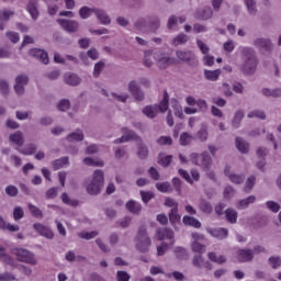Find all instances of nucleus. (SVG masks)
Here are the masks:
<instances>
[{
    "label": "nucleus",
    "mask_w": 281,
    "mask_h": 281,
    "mask_svg": "<svg viewBox=\"0 0 281 281\" xmlns=\"http://www.w3.org/2000/svg\"><path fill=\"white\" fill-rule=\"evenodd\" d=\"M102 188H104V171L97 169L86 183V192L91 196H98L102 192Z\"/></svg>",
    "instance_id": "nucleus-1"
},
{
    "label": "nucleus",
    "mask_w": 281,
    "mask_h": 281,
    "mask_svg": "<svg viewBox=\"0 0 281 281\" xmlns=\"http://www.w3.org/2000/svg\"><path fill=\"white\" fill-rule=\"evenodd\" d=\"M151 245H153V239H150L148 232L146 231V228L140 227L135 237L136 250L139 251L140 254H147V251H150Z\"/></svg>",
    "instance_id": "nucleus-2"
},
{
    "label": "nucleus",
    "mask_w": 281,
    "mask_h": 281,
    "mask_svg": "<svg viewBox=\"0 0 281 281\" xmlns=\"http://www.w3.org/2000/svg\"><path fill=\"white\" fill-rule=\"evenodd\" d=\"M191 164L199 166L202 170H210L212 168V156L207 151L202 154L192 153L189 156Z\"/></svg>",
    "instance_id": "nucleus-3"
},
{
    "label": "nucleus",
    "mask_w": 281,
    "mask_h": 281,
    "mask_svg": "<svg viewBox=\"0 0 281 281\" xmlns=\"http://www.w3.org/2000/svg\"><path fill=\"white\" fill-rule=\"evenodd\" d=\"M11 254L16 257L19 262H25L26 265H36V259L34 258V254L30 252L24 248H13Z\"/></svg>",
    "instance_id": "nucleus-4"
},
{
    "label": "nucleus",
    "mask_w": 281,
    "mask_h": 281,
    "mask_svg": "<svg viewBox=\"0 0 281 281\" xmlns=\"http://www.w3.org/2000/svg\"><path fill=\"white\" fill-rule=\"evenodd\" d=\"M154 58L159 69H167V67H170V65H175L177 63L175 57H170V55L166 53H156Z\"/></svg>",
    "instance_id": "nucleus-5"
},
{
    "label": "nucleus",
    "mask_w": 281,
    "mask_h": 281,
    "mask_svg": "<svg viewBox=\"0 0 281 281\" xmlns=\"http://www.w3.org/2000/svg\"><path fill=\"white\" fill-rule=\"evenodd\" d=\"M57 23L68 34H76L80 30V23L76 20L58 19Z\"/></svg>",
    "instance_id": "nucleus-6"
},
{
    "label": "nucleus",
    "mask_w": 281,
    "mask_h": 281,
    "mask_svg": "<svg viewBox=\"0 0 281 281\" xmlns=\"http://www.w3.org/2000/svg\"><path fill=\"white\" fill-rule=\"evenodd\" d=\"M30 85V77L27 75H20L15 78L14 92L16 95H25V87Z\"/></svg>",
    "instance_id": "nucleus-7"
},
{
    "label": "nucleus",
    "mask_w": 281,
    "mask_h": 281,
    "mask_svg": "<svg viewBox=\"0 0 281 281\" xmlns=\"http://www.w3.org/2000/svg\"><path fill=\"white\" fill-rule=\"evenodd\" d=\"M256 69H258V58L255 59H243L240 65V71L246 76H254L256 74Z\"/></svg>",
    "instance_id": "nucleus-8"
},
{
    "label": "nucleus",
    "mask_w": 281,
    "mask_h": 281,
    "mask_svg": "<svg viewBox=\"0 0 281 281\" xmlns=\"http://www.w3.org/2000/svg\"><path fill=\"white\" fill-rule=\"evenodd\" d=\"M254 47L263 52H273V42L269 37H256L252 41Z\"/></svg>",
    "instance_id": "nucleus-9"
},
{
    "label": "nucleus",
    "mask_w": 281,
    "mask_h": 281,
    "mask_svg": "<svg viewBox=\"0 0 281 281\" xmlns=\"http://www.w3.org/2000/svg\"><path fill=\"white\" fill-rule=\"evenodd\" d=\"M224 175L227 177L231 183H234L235 186H240L245 183V175H238L232 170V167L226 166L224 168Z\"/></svg>",
    "instance_id": "nucleus-10"
},
{
    "label": "nucleus",
    "mask_w": 281,
    "mask_h": 281,
    "mask_svg": "<svg viewBox=\"0 0 281 281\" xmlns=\"http://www.w3.org/2000/svg\"><path fill=\"white\" fill-rule=\"evenodd\" d=\"M176 57L182 63H188L189 65H194L196 63V55L192 50H177Z\"/></svg>",
    "instance_id": "nucleus-11"
},
{
    "label": "nucleus",
    "mask_w": 281,
    "mask_h": 281,
    "mask_svg": "<svg viewBox=\"0 0 281 281\" xmlns=\"http://www.w3.org/2000/svg\"><path fill=\"white\" fill-rule=\"evenodd\" d=\"M33 227H34L35 232H37V234H40V236L47 238V240H54V231H52V228H49L43 224H34Z\"/></svg>",
    "instance_id": "nucleus-12"
},
{
    "label": "nucleus",
    "mask_w": 281,
    "mask_h": 281,
    "mask_svg": "<svg viewBox=\"0 0 281 281\" xmlns=\"http://www.w3.org/2000/svg\"><path fill=\"white\" fill-rule=\"evenodd\" d=\"M178 172L182 179L188 181V183H194V181H199L201 179V173H199L196 169L191 170V177L190 173L183 169H179Z\"/></svg>",
    "instance_id": "nucleus-13"
},
{
    "label": "nucleus",
    "mask_w": 281,
    "mask_h": 281,
    "mask_svg": "<svg viewBox=\"0 0 281 281\" xmlns=\"http://www.w3.org/2000/svg\"><path fill=\"white\" fill-rule=\"evenodd\" d=\"M30 56L33 58H37V60H41L43 65H49V56L46 52H44L41 48H33L30 50Z\"/></svg>",
    "instance_id": "nucleus-14"
},
{
    "label": "nucleus",
    "mask_w": 281,
    "mask_h": 281,
    "mask_svg": "<svg viewBox=\"0 0 281 281\" xmlns=\"http://www.w3.org/2000/svg\"><path fill=\"white\" fill-rule=\"evenodd\" d=\"M193 267L198 269H205L206 271H212V263L210 261L203 260L201 255H195L192 259Z\"/></svg>",
    "instance_id": "nucleus-15"
},
{
    "label": "nucleus",
    "mask_w": 281,
    "mask_h": 281,
    "mask_svg": "<svg viewBox=\"0 0 281 281\" xmlns=\"http://www.w3.org/2000/svg\"><path fill=\"white\" fill-rule=\"evenodd\" d=\"M239 52L243 60H251L258 58V56L256 55V49H254V47L240 46Z\"/></svg>",
    "instance_id": "nucleus-16"
},
{
    "label": "nucleus",
    "mask_w": 281,
    "mask_h": 281,
    "mask_svg": "<svg viewBox=\"0 0 281 281\" xmlns=\"http://www.w3.org/2000/svg\"><path fill=\"white\" fill-rule=\"evenodd\" d=\"M94 14L101 25H111V16H109L104 9L97 8Z\"/></svg>",
    "instance_id": "nucleus-17"
},
{
    "label": "nucleus",
    "mask_w": 281,
    "mask_h": 281,
    "mask_svg": "<svg viewBox=\"0 0 281 281\" xmlns=\"http://www.w3.org/2000/svg\"><path fill=\"white\" fill-rule=\"evenodd\" d=\"M238 262H251L254 260V250L251 249H239L237 251Z\"/></svg>",
    "instance_id": "nucleus-18"
},
{
    "label": "nucleus",
    "mask_w": 281,
    "mask_h": 281,
    "mask_svg": "<svg viewBox=\"0 0 281 281\" xmlns=\"http://www.w3.org/2000/svg\"><path fill=\"white\" fill-rule=\"evenodd\" d=\"M133 139H137V134H135V132H133L128 128H123L122 137L115 139L114 144H124V143L131 142Z\"/></svg>",
    "instance_id": "nucleus-19"
},
{
    "label": "nucleus",
    "mask_w": 281,
    "mask_h": 281,
    "mask_svg": "<svg viewBox=\"0 0 281 281\" xmlns=\"http://www.w3.org/2000/svg\"><path fill=\"white\" fill-rule=\"evenodd\" d=\"M206 232L211 234L213 238H218V240H225L229 234L227 228H207Z\"/></svg>",
    "instance_id": "nucleus-20"
},
{
    "label": "nucleus",
    "mask_w": 281,
    "mask_h": 281,
    "mask_svg": "<svg viewBox=\"0 0 281 281\" xmlns=\"http://www.w3.org/2000/svg\"><path fill=\"white\" fill-rule=\"evenodd\" d=\"M0 260L4 265H9V267H16V260L8 255V252L5 251V247L3 246H0Z\"/></svg>",
    "instance_id": "nucleus-21"
},
{
    "label": "nucleus",
    "mask_w": 281,
    "mask_h": 281,
    "mask_svg": "<svg viewBox=\"0 0 281 281\" xmlns=\"http://www.w3.org/2000/svg\"><path fill=\"white\" fill-rule=\"evenodd\" d=\"M102 95H105V98H110V100H116V102H123L125 103L128 100V93H115L112 92L109 94L106 90H101Z\"/></svg>",
    "instance_id": "nucleus-22"
},
{
    "label": "nucleus",
    "mask_w": 281,
    "mask_h": 281,
    "mask_svg": "<svg viewBox=\"0 0 281 281\" xmlns=\"http://www.w3.org/2000/svg\"><path fill=\"white\" fill-rule=\"evenodd\" d=\"M256 201V195H249L246 199L238 200L236 207L237 210H247V207H249V205H254Z\"/></svg>",
    "instance_id": "nucleus-23"
},
{
    "label": "nucleus",
    "mask_w": 281,
    "mask_h": 281,
    "mask_svg": "<svg viewBox=\"0 0 281 281\" xmlns=\"http://www.w3.org/2000/svg\"><path fill=\"white\" fill-rule=\"evenodd\" d=\"M9 142H11L12 144H15V146H19V148H21V146L25 144V137L23 136V132L18 131L13 134H10Z\"/></svg>",
    "instance_id": "nucleus-24"
},
{
    "label": "nucleus",
    "mask_w": 281,
    "mask_h": 281,
    "mask_svg": "<svg viewBox=\"0 0 281 281\" xmlns=\"http://www.w3.org/2000/svg\"><path fill=\"white\" fill-rule=\"evenodd\" d=\"M0 229L2 232H19V229H21V227H19V225H13L10 222L5 221V218H3V216L0 215Z\"/></svg>",
    "instance_id": "nucleus-25"
},
{
    "label": "nucleus",
    "mask_w": 281,
    "mask_h": 281,
    "mask_svg": "<svg viewBox=\"0 0 281 281\" xmlns=\"http://www.w3.org/2000/svg\"><path fill=\"white\" fill-rule=\"evenodd\" d=\"M179 23L180 24L186 23V16L171 15L168 19L167 27L168 30H175L176 27L179 26Z\"/></svg>",
    "instance_id": "nucleus-26"
},
{
    "label": "nucleus",
    "mask_w": 281,
    "mask_h": 281,
    "mask_svg": "<svg viewBox=\"0 0 281 281\" xmlns=\"http://www.w3.org/2000/svg\"><path fill=\"white\" fill-rule=\"evenodd\" d=\"M194 16L201 21H210V19L214 16V10H212L210 7H204L201 14L198 11L195 12Z\"/></svg>",
    "instance_id": "nucleus-27"
},
{
    "label": "nucleus",
    "mask_w": 281,
    "mask_h": 281,
    "mask_svg": "<svg viewBox=\"0 0 281 281\" xmlns=\"http://www.w3.org/2000/svg\"><path fill=\"white\" fill-rule=\"evenodd\" d=\"M244 4L249 16H256L258 14V2L256 0H244Z\"/></svg>",
    "instance_id": "nucleus-28"
},
{
    "label": "nucleus",
    "mask_w": 281,
    "mask_h": 281,
    "mask_svg": "<svg viewBox=\"0 0 281 281\" xmlns=\"http://www.w3.org/2000/svg\"><path fill=\"white\" fill-rule=\"evenodd\" d=\"M38 4V0H30L26 10L29 14H31L32 20L36 21L38 19V8L36 7Z\"/></svg>",
    "instance_id": "nucleus-29"
},
{
    "label": "nucleus",
    "mask_w": 281,
    "mask_h": 281,
    "mask_svg": "<svg viewBox=\"0 0 281 281\" xmlns=\"http://www.w3.org/2000/svg\"><path fill=\"white\" fill-rule=\"evenodd\" d=\"M157 238L158 240H164L165 238L172 240L175 238V232L172 228H159L157 231Z\"/></svg>",
    "instance_id": "nucleus-30"
},
{
    "label": "nucleus",
    "mask_w": 281,
    "mask_h": 281,
    "mask_svg": "<svg viewBox=\"0 0 281 281\" xmlns=\"http://www.w3.org/2000/svg\"><path fill=\"white\" fill-rule=\"evenodd\" d=\"M91 58V60H98V58H100V53H98V49L95 48H90L87 54L81 53L80 54V59L82 60V63H85V65H88L87 60L88 58Z\"/></svg>",
    "instance_id": "nucleus-31"
},
{
    "label": "nucleus",
    "mask_w": 281,
    "mask_h": 281,
    "mask_svg": "<svg viewBox=\"0 0 281 281\" xmlns=\"http://www.w3.org/2000/svg\"><path fill=\"white\" fill-rule=\"evenodd\" d=\"M244 117H245V111L237 110L234 113V116H233V119L231 121V124H232L233 128H240V124H241Z\"/></svg>",
    "instance_id": "nucleus-32"
},
{
    "label": "nucleus",
    "mask_w": 281,
    "mask_h": 281,
    "mask_svg": "<svg viewBox=\"0 0 281 281\" xmlns=\"http://www.w3.org/2000/svg\"><path fill=\"white\" fill-rule=\"evenodd\" d=\"M64 82L70 87H78V85L82 82V79H80V77H78L76 74H66L64 77Z\"/></svg>",
    "instance_id": "nucleus-33"
},
{
    "label": "nucleus",
    "mask_w": 281,
    "mask_h": 281,
    "mask_svg": "<svg viewBox=\"0 0 281 281\" xmlns=\"http://www.w3.org/2000/svg\"><path fill=\"white\" fill-rule=\"evenodd\" d=\"M143 113L144 115H146V117H149V120H155V117H157V114L159 113V108L157 106V104L146 105L143 109Z\"/></svg>",
    "instance_id": "nucleus-34"
},
{
    "label": "nucleus",
    "mask_w": 281,
    "mask_h": 281,
    "mask_svg": "<svg viewBox=\"0 0 281 281\" xmlns=\"http://www.w3.org/2000/svg\"><path fill=\"white\" fill-rule=\"evenodd\" d=\"M137 157L139 159H148V146L142 139L137 140Z\"/></svg>",
    "instance_id": "nucleus-35"
},
{
    "label": "nucleus",
    "mask_w": 281,
    "mask_h": 281,
    "mask_svg": "<svg viewBox=\"0 0 281 281\" xmlns=\"http://www.w3.org/2000/svg\"><path fill=\"white\" fill-rule=\"evenodd\" d=\"M82 164H85V166L104 168V160H102L100 158L86 157V158H83Z\"/></svg>",
    "instance_id": "nucleus-36"
},
{
    "label": "nucleus",
    "mask_w": 281,
    "mask_h": 281,
    "mask_svg": "<svg viewBox=\"0 0 281 281\" xmlns=\"http://www.w3.org/2000/svg\"><path fill=\"white\" fill-rule=\"evenodd\" d=\"M261 94L265 98H281V89L280 88H263L261 89Z\"/></svg>",
    "instance_id": "nucleus-37"
},
{
    "label": "nucleus",
    "mask_w": 281,
    "mask_h": 281,
    "mask_svg": "<svg viewBox=\"0 0 281 281\" xmlns=\"http://www.w3.org/2000/svg\"><path fill=\"white\" fill-rule=\"evenodd\" d=\"M159 26H160L159 18L157 16L149 18L147 21V34L148 32H151L155 34V32L159 30Z\"/></svg>",
    "instance_id": "nucleus-38"
},
{
    "label": "nucleus",
    "mask_w": 281,
    "mask_h": 281,
    "mask_svg": "<svg viewBox=\"0 0 281 281\" xmlns=\"http://www.w3.org/2000/svg\"><path fill=\"white\" fill-rule=\"evenodd\" d=\"M188 41H190V36H188L186 33H180L173 37L171 45H173V47H179V45H186Z\"/></svg>",
    "instance_id": "nucleus-39"
},
{
    "label": "nucleus",
    "mask_w": 281,
    "mask_h": 281,
    "mask_svg": "<svg viewBox=\"0 0 281 281\" xmlns=\"http://www.w3.org/2000/svg\"><path fill=\"white\" fill-rule=\"evenodd\" d=\"M236 148L239 150V153H243V155H247L249 153V143L247 140L243 139L241 137H237L235 139Z\"/></svg>",
    "instance_id": "nucleus-40"
},
{
    "label": "nucleus",
    "mask_w": 281,
    "mask_h": 281,
    "mask_svg": "<svg viewBox=\"0 0 281 281\" xmlns=\"http://www.w3.org/2000/svg\"><path fill=\"white\" fill-rule=\"evenodd\" d=\"M182 223L189 227H194L195 229H201V222L193 216L184 215Z\"/></svg>",
    "instance_id": "nucleus-41"
},
{
    "label": "nucleus",
    "mask_w": 281,
    "mask_h": 281,
    "mask_svg": "<svg viewBox=\"0 0 281 281\" xmlns=\"http://www.w3.org/2000/svg\"><path fill=\"white\" fill-rule=\"evenodd\" d=\"M225 216L228 223H231L232 225H235V223H237L238 221V211L232 207L226 209Z\"/></svg>",
    "instance_id": "nucleus-42"
},
{
    "label": "nucleus",
    "mask_w": 281,
    "mask_h": 281,
    "mask_svg": "<svg viewBox=\"0 0 281 281\" xmlns=\"http://www.w3.org/2000/svg\"><path fill=\"white\" fill-rule=\"evenodd\" d=\"M126 210L131 212L132 214H139L142 212V204L135 200H130L126 204Z\"/></svg>",
    "instance_id": "nucleus-43"
},
{
    "label": "nucleus",
    "mask_w": 281,
    "mask_h": 281,
    "mask_svg": "<svg viewBox=\"0 0 281 281\" xmlns=\"http://www.w3.org/2000/svg\"><path fill=\"white\" fill-rule=\"evenodd\" d=\"M95 10H97L95 7H93V8H90V7H87V5L81 7V8L79 9V16H80V19H82V20H87V19H89L92 14H95Z\"/></svg>",
    "instance_id": "nucleus-44"
},
{
    "label": "nucleus",
    "mask_w": 281,
    "mask_h": 281,
    "mask_svg": "<svg viewBox=\"0 0 281 281\" xmlns=\"http://www.w3.org/2000/svg\"><path fill=\"white\" fill-rule=\"evenodd\" d=\"M38 149V147L36 146V144L34 143H30L27 145H25L24 148H16L18 153H20V155H34V153H36V150Z\"/></svg>",
    "instance_id": "nucleus-45"
},
{
    "label": "nucleus",
    "mask_w": 281,
    "mask_h": 281,
    "mask_svg": "<svg viewBox=\"0 0 281 281\" xmlns=\"http://www.w3.org/2000/svg\"><path fill=\"white\" fill-rule=\"evenodd\" d=\"M169 102H170V95H168V92L165 91L164 92V98L160 101V103L157 105L158 108V113H166V111H168V106H169Z\"/></svg>",
    "instance_id": "nucleus-46"
},
{
    "label": "nucleus",
    "mask_w": 281,
    "mask_h": 281,
    "mask_svg": "<svg viewBox=\"0 0 281 281\" xmlns=\"http://www.w3.org/2000/svg\"><path fill=\"white\" fill-rule=\"evenodd\" d=\"M67 142H82L85 139V133L81 130H77L66 137Z\"/></svg>",
    "instance_id": "nucleus-47"
},
{
    "label": "nucleus",
    "mask_w": 281,
    "mask_h": 281,
    "mask_svg": "<svg viewBox=\"0 0 281 281\" xmlns=\"http://www.w3.org/2000/svg\"><path fill=\"white\" fill-rule=\"evenodd\" d=\"M54 170H60V168H65L69 166V157L65 156L59 159H56L52 162Z\"/></svg>",
    "instance_id": "nucleus-48"
},
{
    "label": "nucleus",
    "mask_w": 281,
    "mask_h": 281,
    "mask_svg": "<svg viewBox=\"0 0 281 281\" xmlns=\"http://www.w3.org/2000/svg\"><path fill=\"white\" fill-rule=\"evenodd\" d=\"M169 222L171 223L172 227L177 229V225L181 223V215L179 214V209L176 211H170L169 214Z\"/></svg>",
    "instance_id": "nucleus-49"
},
{
    "label": "nucleus",
    "mask_w": 281,
    "mask_h": 281,
    "mask_svg": "<svg viewBox=\"0 0 281 281\" xmlns=\"http://www.w3.org/2000/svg\"><path fill=\"white\" fill-rule=\"evenodd\" d=\"M134 27L139 32H145V34H148V20H146V18L136 20Z\"/></svg>",
    "instance_id": "nucleus-50"
},
{
    "label": "nucleus",
    "mask_w": 281,
    "mask_h": 281,
    "mask_svg": "<svg viewBox=\"0 0 281 281\" xmlns=\"http://www.w3.org/2000/svg\"><path fill=\"white\" fill-rule=\"evenodd\" d=\"M199 207L201 212H203L204 214H212V212H214V207L212 206V203H210L205 199L200 200Z\"/></svg>",
    "instance_id": "nucleus-51"
},
{
    "label": "nucleus",
    "mask_w": 281,
    "mask_h": 281,
    "mask_svg": "<svg viewBox=\"0 0 281 281\" xmlns=\"http://www.w3.org/2000/svg\"><path fill=\"white\" fill-rule=\"evenodd\" d=\"M207 258L211 262H216V265H225V262H227V258H225V256H217L216 252H209Z\"/></svg>",
    "instance_id": "nucleus-52"
},
{
    "label": "nucleus",
    "mask_w": 281,
    "mask_h": 281,
    "mask_svg": "<svg viewBox=\"0 0 281 281\" xmlns=\"http://www.w3.org/2000/svg\"><path fill=\"white\" fill-rule=\"evenodd\" d=\"M204 77L206 80H211L212 82H216L221 77V69L216 70H204Z\"/></svg>",
    "instance_id": "nucleus-53"
},
{
    "label": "nucleus",
    "mask_w": 281,
    "mask_h": 281,
    "mask_svg": "<svg viewBox=\"0 0 281 281\" xmlns=\"http://www.w3.org/2000/svg\"><path fill=\"white\" fill-rule=\"evenodd\" d=\"M192 139H194V136L188 132H183L180 135L179 142L180 146H190L192 144Z\"/></svg>",
    "instance_id": "nucleus-54"
},
{
    "label": "nucleus",
    "mask_w": 281,
    "mask_h": 281,
    "mask_svg": "<svg viewBox=\"0 0 281 281\" xmlns=\"http://www.w3.org/2000/svg\"><path fill=\"white\" fill-rule=\"evenodd\" d=\"M254 186H256V176H250L247 178L245 186H244V192L249 194L251 190H254Z\"/></svg>",
    "instance_id": "nucleus-55"
},
{
    "label": "nucleus",
    "mask_w": 281,
    "mask_h": 281,
    "mask_svg": "<svg viewBox=\"0 0 281 281\" xmlns=\"http://www.w3.org/2000/svg\"><path fill=\"white\" fill-rule=\"evenodd\" d=\"M249 120L258 117V120H267V114L262 110H252L247 114Z\"/></svg>",
    "instance_id": "nucleus-56"
},
{
    "label": "nucleus",
    "mask_w": 281,
    "mask_h": 281,
    "mask_svg": "<svg viewBox=\"0 0 281 281\" xmlns=\"http://www.w3.org/2000/svg\"><path fill=\"white\" fill-rule=\"evenodd\" d=\"M268 265H270L271 269H280L281 258L279 256H271L268 259Z\"/></svg>",
    "instance_id": "nucleus-57"
},
{
    "label": "nucleus",
    "mask_w": 281,
    "mask_h": 281,
    "mask_svg": "<svg viewBox=\"0 0 281 281\" xmlns=\"http://www.w3.org/2000/svg\"><path fill=\"white\" fill-rule=\"evenodd\" d=\"M266 207L267 210H269L270 212H273L274 214H278V212H280L281 210L280 204L276 201H267Z\"/></svg>",
    "instance_id": "nucleus-58"
},
{
    "label": "nucleus",
    "mask_w": 281,
    "mask_h": 281,
    "mask_svg": "<svg viewBox=\"0 0 281 281\" xmlns=\"http://www.w3.org/2000/svg\"><path fill=\"white\" fill-rule=\"evenodd\" d=\"M65 258L68 262H76V260L77 261L85 260V257L76 256V252H74V250H69L68 252H66Z\"/></svg>",
    "instance_id": "nucleus-59"
},
{
    "label": "nucleus",
    "mask_w": 281,
    "mask_h": 281,
    "mask_svg": "<svg viewBox=\"0 0 281 281\" xmlns=\"http://www.w3.org/2000/svg\"><path fill=\"white\" fill-rule=\"evenodd\" d=\"M171 161H172V156L170 155L169 156L159 155L158 157V164L164 168H168Z\"/></svg>",
    "instance_id": "nucleus-60"
},
{
    "label": "nucleus",
    "mask_w": 281,
    "mask_h": 281,
    "mask_svg": "<svg viewBox=\"0 0 281 281\" xmlns=\"http://www.w3.org/2000/svg\"><path fill=\"white\" fill-rule=\"evenodd\" d=\"M196 137L200 142H207V138L210 137V132H207L206 127H202L196 133Z\"/></svg>",
    "instance_id": "nucleus-61"
},
{
    "label": "nucleus",
    "mask_w": 281,
    "mask_h": 281,
    "mask_svg": "<svg viewBox=\"0 0 281 281\" xmlns=\"http://www.w3.org/2000/svg\"><path fill=\"white\" fill-rule=\"evenodd\" d=\"M79 238H82L83 240H91L92 238H95L98 236V232H80L78 233Z\"/></svg>",
    "instance_id": "nucleus-62"
},
{
    "label": "nucleus",
    "mask_w": 281,
    "mask_h": 281,
    "mask_svg": "<svg viewBox=\"0 0 281 281\" xmlns=\"http://www.w3.org/2000/svg\"><path fill=\"white\" fill-rule=\"evenodd\" d=\"M25 216V212L23 211V207L15 206L13 209V218L14 221H21Z\"/></svg>",
    "instance_id": "nucleus-63"
},
{
    "label": "nucleus",
    "mask_w": 281,
    "mask_h": 281,
    "mask_svg": "<svg viewBox=\"0 0 281 281\" xmlns=\"http://www.w3.org/2000/svg\"><path fill=\"white\" fill-rule=\"evenodd\" d=\"M131 274L128 272L121 270L116 272V281H130Z\"/></svg>",
    "instance_id": "nucleus-64"
}]
</instances>
